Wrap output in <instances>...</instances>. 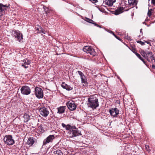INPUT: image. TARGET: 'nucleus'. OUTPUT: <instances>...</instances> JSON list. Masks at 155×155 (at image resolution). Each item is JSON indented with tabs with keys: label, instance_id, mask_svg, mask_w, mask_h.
I'll return each instance as SVG.
<instances>
[{
	"label": "nucleus",
	"instance_id": "1",
	"mask_svg": "<svg viewBox=\"0 0 155 155\" xmlns=\"http://www.w3.org/2000/svg\"><path fill=\"white\" fill-rule=\"evenodd\" d=\"M87 106L92 109H96L99 106L98 99L96 97L91 96L88 98Z\"/></svg>",
	"mask_w": 155,
	"mask_h": 155
},
{
	"label": "nucleus",
	"instance_id": "2",
	"mask_svg": "<svg viewBox=\"0 0 155 155\" xmlns=\"http://www.w3.org/2000/svg\"><path fill=\"white\" fill-rule=\"evenodd\" d=\"M140 53L141 55L146 59L148 62H150V60L152 61L154 59V55L153 54L152 52L148 51H145L141 50Z\"/></svg>",
	"mask_w": 155,
	"mask_h": 155
},
{
	"label": "nucleus",
	"instance_id": "3",
	"mask_svg": "<svg viewBox=\"0 0 155 155\" xmlns=\"http://www.w3.org/2000/svg\"><path fill=\"white\" fill-rule=\"evenodd\" d=\"M68 133L69 137L71 138L82 135L81 132L75 126H73V127H72L71 130L70 131H69Z\"/></svg>",
	"mask_w": 155,
	"mask_h": 155
},
{
	"label": "nucleus",
	"instance_id": "4",
	"mask_svg": "<svg viewBox=\"0 0 155 155\" xmlns=\"http://www.w3.org/2000/svg\"><path fill=\"white\" fill-rule=\"evenodd\" d=\"M4 142L6 145L9 146L13 145L15 143V140L12 135H5L3 139Z\"/></svg>",
	"mask_w": 155,
	"mask_h": 155
},
{
	"label": "nucleus",
	"instance_id": "5",
	"mask_svg": "<svg viewBox=\"0 0 155 155\" xmlns=\"http://www.w3.org/2000/svg\"><path fill=\"white\" fill-rule=\"evenodd\" d=\"M10 5H3L0 3V20H2V17L5 14V11L10 8Z\"/></svg>",
	"mask_w": 155,
	"mask_h": 155
},
{
	"label": "nucleus",
	"instance_id": "6",
	"mask_svg": "<svg viewBox=\"0 0 155 155\" xmlns=\"http://www.w3.org/2000/svg\"><path fill=\"white\" fill-rule=\"evenodd\" d=\"M83 50L87 54H90L91 55L94 56L96 55L94 49L91 46H84L83 48Z\"/></svg>",
	"mask_w": 155,
	"mask_h": 155
},
{
	"label": "nucleus",
	"instance_id": "7",
	"mask_svg": "<svg viewBox=\"0 0 155 155\" xmlns=\"http://www.w3.org/2000/svg\"><path fill=\"white\" fill-rule=\"evenodd\" d=\"M35 94L38 98H42L43 97V92L42 89L39 87H35Z\"/></svg>",
	"mask_w": 155,
	"mask_h": 155
},
{
	"label": "nucleus",
	"instance_id": "8",
	"mask_svg": "<svg viewBox=\"0 0 155 155\" xmlns=\"http://www.w3.org/2000/svg\"><path fill=\"white\" fill-rule=\"evenodd\" d=\"M21 93L24 95H28L31 92V89L27 85L23 86L20 89Z\"/></svg>",
	"mask_w": 155,
	"mask_h": 155
},
{
	"label": "nucleus",
	"instance_id": "9",
	"mask_svg": "<svg viewBox=\"0 0 155 155\" xmlns=\"http://www.w3.org/2000/svg\"><path fill=\"white\" fill-rule=\"evenodd\" d=\"M55 138V137L54 135H49L44 140L43 143L42 147H44V146H45L48 143L52 142L53 140Z\"/></svg>",
	"mask_w": 155,
	"mask_h": 155
},
{
	"label": "nucleus",
	"instance_id": "10",
	"mask_svg": "<svg viewBox=\"0 0 155 155\" xmlns=\"http://www.w3.org/2000/svg\"><path fill=\"white\" fill-rule=\"evenodd\" d=\"M109 112L111 116L116 117L119 113V110L116 107L111 108L109 109Z\"/></svg>",
	"mask_w": 155,
	"mask_h": 155
},
{
	"label": "nucleus",
	"instance_id": "11",
	"mask_svg": "<svg viewBox=\"0 0 155 155\" xmlns=\"http://www.w3.org/2000/svg\"><path fill=\"white\" fill-rule=\"evenodd\" d=\"M40 114L43 117H47L49 114V111L47 108L45 107H42L39 109Z\"/></svg>",
	"mask_w": 155,
	"mask_h": 155
},
{
	"label": "nucleus",
	"instance_id": "12",
	"mask_svg": "<svg viewBox=\"0 0 155 155\" xmlns=\"http://www.w3.org/2000/svg\"><path fill=\"white\" fill-rule=\"evenodd\" d=\"M66 105L68 108L71 111L75 110L77 107L74 102L73 101H69L67 103Z\"/></svg>",
	"mask_w": 155,
	"mask_h": 155
},
{
	"label": "nucleus",
	"instance_id": "13",
	"mask_svg": "<svg viewBox=\"0 0 155 155\" xmlns=\"http://www.w3.org/2000/svg\"><path fill=\"white\" fill-rule=\"evenodd\" d=\"M110 9H111L112 8H110L109 9H107L108 11L111 12L112 14H114L115 15H118L123 12L122 11L124 10V8L123 7H120L114 11H111Z\"/></svg>",
	"mask_w": 155,
	"mask_h": 155
},
{
	"label": "nucleus",
	"instance_id": "14",
	"mask_svg": "<svg viewBox=\"0 0 155 155\" xmlns=\"http://www.w3.org/2000/svg\"><path fill=\"white\" fill-rule=\"evenodd\" d=\"M31 61L29 60L26 59L23 60V63L21 64V66L25 68H27L28 67V65H30Z\"/></svg>",
	"mask_w": 155,
	"mask_h": 155
},
{
	"label": "nucleus",
	"instance_id": "15",
	"mask_svg": "<svg viewBox=\"0 0 155 155\" xmlns=\"http://www.w3.org/2000/svg\"><path fill=\"white\" fill-rule=\"evenodd\" d=\"M13 35L17 39H23L22 34L18 30L15 31Z\"/></svg>",
	"mask_w": 155,
	"mask_h": 155
},
{
	"label": "nucleus",
	"instance_id": "16",
	"mask_svg": "<svg viewBox=\"0 0 155 155\" xmlns=\"http://www.w3.org/2000/svg\"><path fill=\"white\" fill-rule=\"evenodd\" d=\"M61 86L64 89H65L66 90L68 91H71L73 89L72 87H71L70 85H68L64 82H62V83L61 84Z\"/></svg>",
	"mask_w": 155,
	"mask_h": 155
},
{
	"label": "nucleus",
	"instance_id": "17",
	"mask_svg": "<svg viewBox=\"0 0 155 155\" xmlns=\"http://www.w3.org/2000/svg\"><path fill=\"white\" fill-rule=\"evenodd\" d=\"M66 107L65 106H62L58 107L57 113L60 114L64 113L66 109Z\"/></svg>",
	"mask_w": 155,
	"mask_h": 155
},
{
	"label": "nucleus",
	"instance_id": "18",
	"mask_svg": "<svg viewBox=\"0 0 155 155\" xmlns=\"http://www.w3.org/2000/svg\"><path fill=\"white\" fill-rule=\"evenodd\" d=\"M61 125L63 127L65 128L66 130H69V131H70L72 129V127H73V126H71L69 124L66 125V124L64 123H62Z\"/></svg>",
	"mask_w": 155,
	"mask_h": 155
},
{
	"label": "nucleus",
	"instance_id": "19",
	"mask_svg": "<svg viewBox=\"0 0 155 155\" xmlns=\"http://www.w3.org/2000/svg\"><path fill=\"white\" fill-rule=\"evenodd\" d=\"M34 138L32 137H30L28 139L27 142V144L28 145H32L35 143Z\"/></svg>",
	"mask_w": 155,
	"mask_h": 155
},
{
	"label": "nucleus",
	"instance_id": "20",
	"mask_svg": "<svg viewBox=\"0 0 155 155\" xmlns=\"http://www.w3.org/2000/svg\"><path fill=\"white\" fill-rule=\"evenodd\" d=\"M24 118V121L25 122H28L30 120V116L28 114L25 113L23 116Z\"/></svg>",
	"mask_w": 155,
	"mask_h": 155
},
{
	"label": "nucleus",
	"instance_id": "21",
	"mask_svg": "<svg viewBox=\"0 0 155 155\" xmlns=\"http://www.w3.org/2000/svg\"><path fill=\"white\" fill-rule=\"evenodd\" d=\"M115 0H106V4L109 6H111L113 5V3L115 2Z\"/></svg>",
	"mask_w": 155,
	"mask_h": 155
},
{
	"label": "nucleus",
	"instance_id": "22",
	"mask_svg": "<svg viewBox=\"0 0 155 155\" xmlns=\"http://www.w3.org/2000/svg\"><path fill=\"white\" fill-rule=\"evenodd\" d=\"M81 83L83 86H86L88 84L87 79L86 77L81 80Z\"/></svg>",
	"mask_w": 155,
	"mask_h": 155
},
{
	"label": "nucleus",
	"instance_id": "23",
	"mask_svg": "<svg viewBox=\"0 0 155 155\" xmlns=\"http://www.w3.org/2000/svg\"><path fill=\"white\" fill-rule=\"evenodd\" d=\"M128 2L130 5H136L137 4V0H128Z\"/></svg>",
	"mask_w": 155,
	"mask_h": 155
},
{
	"label": "nucleus",
	"instance_id": "24",
	"mask_svg": "<svg viewBox=\"0 0 155 155\" xmlns=\"http://www.w3.org/2000/svg\"><path fill=\"white\" fill-rule=\"evenodd\" d=\"M36 30L38 31V33L45 34L44 29L40 26H38V27L37 28Z\"/></svg>",
	"mask_w": 155,
	"mask_h": 155
},
{
	"label": "nucleus",
	"instance_id": "25",
	"mask_svg": "<svg viewBox=\"0 0 155 155\" xmlns=\"http://www.w3.org/2000/svg\"><path fill=\"white\" fill-rule=\"evenodd\" d=\"M54 155H63L62 152L59 150H57L53 152Z\"/></svg>",
	"mask_w": 155,
	"mask_h": 155
},
{
	"label": "nucleus",
	"instance_id": "26",
	"mask_svg": "<svg viewBox=\"0 0 155 155\" xmlns=\"http://www.w3.org/2000/svg\"><path fill=\"white\" fill-rule=\"evenodd\" d=\"M124 44L127 46V47L131 51L134 53H135L136 51V50L135 48L133 46H131L130 47H129L125 43H124Z\"/></svg>",
	"mask_w": 155,
	"mask_h": 155
},
{
	"label": "nucleus",
	"instance_id": "27",
	"mask_svg": "<svg viewBox=\"0 0 155 155\" xmlns=\"http://www.w3.org/2000/svg\"><path fill=\"white\" fill-rule=\"evenodd\" d=\"M77 72L80 76V78L81 80L86 77L84 74L81 71H77Z\"/></svg>",
	"mask_w": 155,
	"mask_h": 155
},
{
	"label": "nucleus",
	"instance_id": "28",
	"mask_svg": "<svg viewBox=\"0 0 155 155\" xmlns=\"http://www.w3.org/2000/svg\"><path fill=\"white\" fill-rule=\"evenodd\" d=\"M140 60L143 61V63L148 68H150V65H149L148 64H147V61H145L143 58H142Z\"/></svg>",
	"mask_w": 155,
	"mask_h": 155
},
{
	"label": "nucleus",
	"instance_id": "29",
	"mask_svg": "<svg viewBox=\"0 0 155 155\" xmlns=\"http://www.w3.org/2000/svg\"><path fill=\"white\" fill-rule=\"evenodd\" d=\"M153 11V10H152V9H149L148 12L147 13V15L149 17H150L152 13V12Z\"/></svg>",
	"mask_w": 155,
	"mask_h": 155
},
{
	"label": "nucleus",
	"instance_id": "30",
	"mask_svg": "<svg viewBox=\"0 0 155 155\" xmlns=\"http://www.w3.org/2000/svg\"><path fill=\"white\" fill-rule=\"evenodd\" d=\"M86 21H87V22L92 23H93V22H91V21L93 22V20H91V19L89 18H86Z\"/></svg>",
	"mask_w": 155,
	"mask_h": 155
},
{
	"label": "nucleus",
	"instance_id": "31",
	"mask_svg": "<svg viewBox=\"0 0 155 155\" xmlns=\"http://www.w3.org/2000/svg\"><path fill=\"white\" fill-rule=\"evenodd\" d=\"M134 54L139 59H140L142 58L140 55L137 52H136Z\"/></svg>",
	"mask_w": 155,
	"mask_h": 155
},
{
	"label": "nucleus",
	"instance_id": "32",
	"mask_svg": "<svg viewBox=\"0 0 155 155\" xmlns=\"http://www.w3.org/2000/svg\"><path fill=\"white\" fill-rule=\"evenodd\" d=\"M38 130L39 131H40L41 132L44 131V129H43V127L41 126H40L39 127H38Z\"/></svg>",
	"mask_w": 155,
	"mask_h": 155
},
{
	"label": "nucleus",
	"instance_id": "33",
	"mask_svg": "<svg viewBox=\"0 0 155 155\" xmlns=\"http://www.w3.org/2000/svg\"><path fill=\"white\" fill-rule=\"evenodd\" d=\"M151 40L144 41L145 43L149 44L150 46H151L150 41Z\"/></svg>",
	"mask_w": 155,
	"mask_h": 155
},
{
	"label": "nucleus",
	"instance_id": "34",
	"mask_svg": "<svg viewBox=\"0 0 155 155\" xmlns=\"http://www.w3.org/2000/svg\"><path fill=\"white\" fill-rule=\"evenodd\" d=\"M137 41L138 43H140L141 45H144L145 44L144 42H142L140 41Z\"/></svg>",
	"mask_w": 155,
	"mask_h": 155
},
{
	"label": "nucleus",
	"instance_id": "35",
	"mask_svg": "<svg viewBox=\"0 0 155 155\" xmlns=\"http://www.w3.org/2000/svg\"><path fill=\"white\" fill-rule=\"evenodd\" d=\"M92 24H94L95 26L97 27H99L100 28H101V25H99L98 24H97L95 22H93V23H92Z\"/></svg>",
	"mask_w": 155,
	"mask_h": 155
},
{
	"label": "nucleus",
	"instance_id": "36",
	"mask_svg": "<svg viewBox=\"0 0 155 155\" xmlns=\"http://www.w3.org/2000/svg\"><path fill=\"white\" fill-rule=\"evenodd\" d=\"M89 1H91L92 3H94L98 2L97 0H89Z\"/></svg>",
	"mask_w": 155,
	"mask_h": 155
},
{
	"label": "nucleus",
	"instance_id": "37",
	"mask_svg": "<svg viewBox=\"0 0 155 155\" xmlns=\"http://www.w3.org/2000/svg\"><path fill=\"white\" fill-rule=\"evenodd\" d=\"M119 118L120 119V120H123L124 118V117L123 116L121 115L119 116Z\"/></svg>",
	"mask_w": 155,
	"mask_h": 155
},
{
	"label": "nucleus",
	"instance_id": "38",
	"mask_svg": "<svg viewBox=\"0 0 155 155\" xmlns=\"http://www.w3.org/2000/svg\"><path fill=\"white\" fill-rule=\"evenodd\" d=\"M124 36V39H130V37L128 36V35H127V36H126V34H125Z\"/></svg>",
	"mask_w": 155,
	"mask_h": 155
},
{
	"label": "nucleus",
	"instance_id": "39",
	"mask_svg": "<svg viewBox=\"0 0 155 155\" xmlns=\"http://www.w3.org/2000/svg\"><path fill=\"white\" fill-rule=\"evenodd\" d=\"M109 33H110V34H113V32L111 30H108V29H107V30H106Z\"/></svg>",
	"mask_w": 155,
	"mask_h": 155
},
{
	"label": "nucleus",
	"instance_id": "40",
	"mask_svg": "<svg viewBox=\"0 0 155 155\" xmlns=\"http://www.w3.org/2000/svg\"><path fill=\"white\" fill-rule=\"evenodd\" d=\"M151 4L154 5H155V0H151Z\"/></svg>",
	"mask_w": 155,
	"mask_h": 155
},
{
	"label": "nucleus",
	"instance_id": "41",
	"mask_svg": "<svg viewBox=\"0 0 155 155\" xmlns=\"http://www.w3.org/2000/svg\"><path fill=\"white\" fill-rule=\"evenodd\" d=\"M23 39H17V41H18L19 42H24L23 41Z\"/></svg>",
	"mask_w": 155,
	"mask_h": 155
},
{
	"label": "nucleus",
	"instance_id": "42",
	"mask_svg": "<svg viewBox=\"0 0 155 155\" xmlns=\"http://www.w3.org/2000/svg\"><path fill=\"white\" fill-rule=\"evenodd\" d=\"M112 34L117 39H120V38H118L117 36L114 33H113V34Z\"/></svg>",
	"mask_w": 155,
	"mask_h": 155
},
{
	"label": "nucleus",
	"instance_id": "43",
	"mask_svg": "<svg viewBox=\"0 0 155 155\" xmlns=\"http://www.w3.org/2000/svg\"><path fill=\"white\" fill-rule=\"evenodd\" d=\"M43 9L44 10V11L46 10V9L47 8V7L46 6L44 5L43 6Z\"/></svg>",
	"mask_w": 155,
	"mask_h": 155
},
{
	"label": "nucleus",
	"instance_id": "44",
	"mask_svg": "<svg viewBox=\"0 0 155 155\" xmlns=\"http://www.w3.org/2000/svg\"><path fill=\"white\" fill-rule=\"evenodd\" d=\"M152 67L153 69H155V66L153 64L152 65Z\"/></svg>",
	"mask_w": 155,
	"mask_h": 155
},
{
	"label": "nucleus",
	"instance_id": "45",
	"mask_svg": "<svg viewBox=\"0 0 155 155\" xmlns=\"http://www.w3.org/2000/svg\"><path fill=\"white\" fill-rule=\"evenodd\" d=\"M150 63H151L152 64L154 63V60H152V61L151 60H150Z\"/></svg>",
	"mask_w": 155,
	"mask_h": 155
},
{
	"label": "nucleus",
	"instance_id": "46",
	"mask_svg": "<svg viewBox=\"0 0 155 155\" xmlns=\"http://www.w3.org/2000/svg\"><path fill=\"white\" fill-rule=\"evenodd\" d=\"M98 8V9H99V10L101 11V12H102L103 11H102V8Z\"/></svg>",
	"mask_w": 155,
	"mask_h": 155
},
{
	"label": "nucleus",
	"instance_id": "47",
	"mask_svg": "<svg viewBox=\"0 0 155 155\" xmlns=\"http://www.w3.org/2000/svg\"><path fill=\"white\" fill-rule=\"evenodd\" d=\"M45 11V14H48L47 11H46V10H45V11Z\"/></svg>",
	"mask_w": 155,
	"mask_h": 155
},
{
	"label": "nucleus",
	"instance_id": "48",
	"mask_svg": "<svg viewBox=\"0 0 155 155\" xmlns=\"http://www.w3.org/2000/svg\"><path fill=\"white\" fill-rule=\"evenodd\" d=\"M125 99H126V97L125 96H124L123 97V100L124 101H125Z\"/></svg>",
	"mask_w": 155,
	"mask_h": 155
},
{
	"label": "nucleus",
	"instance_id": "49",
	"mask_svg": "<svg viewBox=\"0 0 155 155\" xmlns=\"http://www.w3.org/2000/svg\"><path fill=\"white\" fill-rule=\"evenodd\" d=\"M154 59L153 60H154V63L155 64V58L154 57Z\"/></svg>",
	"mask_w": 155,
	"mask_h": 155
},
{
	"label": "nucleus",
	"instance_id": "50",
	"mask_svg": "<svg viewBox=\"0 0 155 155\" xmlns=\"http://www.w3.org/2000/svg\"><path fill=\"white\" fill-rule=\"evenodd\" d=\"M117 78L118 79H120L119 77H117Z\"/></svg>",
	"mask_w": 155,
	"mask_h": 155
},
{
	"label": "nucleus",
	"instance_id": "51",
	"mask_svg": "<svg viewBox=\"0 0 155 155\" xmlns=\"http://www.w3.org/2000/svg\"><path fill=\"white\" fill-rule=\"evenodd\" d=\"M129 40H130V41H131L132 40V39H129Z\"/></svg>",
	"mask_w": 155,
	"mask_h": 155
},
{
	"label": "nucleus",
	"instance_id": "52",
	"mask_svg": "<svg viewBox=\"0 0 155 155\" xmlns=\"http://www.w3.org/2000/svg\"><path fill=\"white\" fill-rule=\"evenodd\" d=\"M142 30V29L140 30V32H141Z\"/></svg>",
	"mask_w": 155,
	"mask_h": 155
},
{
	"label": "nucleus",
	"instance_id": "53",
	"mask_svg": "<svg viewBox=\"0 0 155 155\" xmlns=\"http://www.w3.org/2000/svg\"><path fill=\"white\" fill-rule=\"evenodd\" d=\"M119 40L120 41H122V39H119Z\"/></svg>",
	"mask_w": 155,
	"mask_h": 155
},
{
	"label": "nucleus",
	"instance_id": "54",
	"mask_svg": "<svg viewBox=\"0 0 155 155\" xmlns=\"http://www.w3.org/2000/svg\"><path fill=\"white\" fill-rule=\"evenodd\" d=\"M103 6H104V7H106V6H104V5Z\"/></svg>",
	"mask_w": 155,
	"mask_h": 155
},
{
	"label": "nucleus",
	"instance_id": "55",
	"mask_svg": "<svg viewBox=\"0 0 155 155\" xmlns=\"http://www.w3.org/2000/svg\"><path fill=\"white\" fill-rule=\"evenodd\" d=\"M60 143V142H58V143H58Z\"/></svg>",
	"mask_w": 155,
	"mask_h": 155
},
{
	"label": "nucleus",
	"instance_id": "56",
	"mask_svg": "<svg viewBox=\"0 0 155 155\" xmlns=\"http://www.w3.org/2000/svg\"><path fill=\"white\" fill-rule=\"evenodd\" d=\"M149 0V1L150 0Z\"/></svg>",
	"mask_w": 155,
	"mask_h": 155
}]
</instances>
